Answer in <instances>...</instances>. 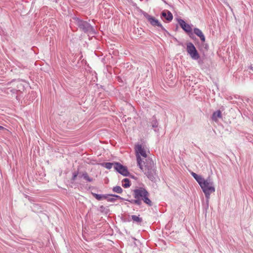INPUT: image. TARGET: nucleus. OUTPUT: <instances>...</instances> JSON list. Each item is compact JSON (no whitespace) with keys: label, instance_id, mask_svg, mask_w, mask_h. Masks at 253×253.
I'll return each mask as SVG.
<instances>
[{"label":"nucleus","instance_id":"f257e3e1","mask_svg":"<svg viewBox=\"0 0 253 253\" xmlns=\"http://www.w3.org/2000/svg\"><path fill=\"white\" fill-rule=\"evenodd\" d=\"M137 163L139 168L144 172L148 179L152 181H155L157 175L156 167L155 166L152 159H146L145 162L143 163L144 165H143L141 157L137 156Z\"/></svg>","mask_w":253,"mask_h":253},{"label":"nucleus","instance_id":"f03ea898","mask_svg":"<svg viewBox=\"0 0 253 253\" xmlns=\"http://www.w3.org/2000/svg\"><path fill=\"white\" fill-rule=\"evenodd\" d=\"M134 199L126 200V201L137 206L141 205L142 201L149 206H152V202L149 198V193L144 187H139L133 190Z\"/></svg>","mask_w":253,"mask_h":253},{"label":"nucleus","instance_id":"7ed1b4c3","mask_svg":"<svg viewBox=\"0 0 253 253\" xmlns=\"http://www.w3.org/2000/svg\"><path fill=\"white\" fill-rule=\"evenodd\" d=\"M200 186L205 195L207 202H208L211 194L215 192L213 182L209 177L206 179L204 178L201 183L200 184Z\"/></svg>","mask_w":253,"mask_h":253},{"label":"nucleus","instance_id":"20e7f679","mask_svg":"<svg viewBox=\"0 0 253 253\" xmlns=\"http://www.w3.org/2000/svg\"><path fill=\"white\" fill-rule=\"evenodd\" d=\"M75 20L76 25L84 33L87 34H94L95 33L93 27L87 22L77 17L75 18Z\"/></svg>","mask_w":253,"mask_h":253},{"label":"nucleus","instance_id":"39448f33","mask_svg":"<svg viewBox=\"0 0 253 253\" xmlns=\"http://www.w3.org/2000/svg\"><path fill=\"white\" fill-rule=\"evenodd\" d=\"M186 50L192 59L197 60L200 58V55L196 47L192 42H189L187 43Z\"/></svg>","mask_w":253,"mask_h":253},{"label":"nucleus","instance_id":"423d86ee","mask_svg":"<svg viewBox=\"0 0 253 253\" xmlns=\"http://www.w3.org/2000/svg\"><path fill=\"white\" fill-rule=\"evenodd\" d=\"M143 15L147 19L148 21L152 26L154 27L157 26L158 27H160L162 31H165V29L162 26L161 23L158 20L156 19L154 17H153L152 16L148 14L146 12H144L143 13Z\"/></svg>","mask_w":253,"mask_h":253},{"label":"nucleus","instance_id":"0eeeda50","mask_svg":"<svg viewBox=\"0 0 253 253\" xmlns=\"http://www.w3.org/2000/svg\"><path fill=\"white\" fill-rule=\"evenodd\" d=\"M115 169L121 174L127 176L129 174L127 169L119 163H115Z\"/></svg>","mask_w":253,"mask_h":253},{"label":"nucleus","instance_id":"6e6552de","mask_svg":"<svg viewBox=\"0 0 253 253\" xmlns=\"http://www.w3.org/2000/svg\"><path fill=\"white\" fill-rule=\"evenodd\" d=\"M178 23L179 24L181 28L187 33L189 35L190 34H192V27L191 26L188 24H187L183 19H178Z\"/></svg>","mask_w":253,"mask_h":253},{"label":"nucleus","instance_id":"1a4fd4ad","mask_svg":"<svg viewBox=\"0 0 253 253\" xmlns=\"http://www.w3.org/2000/svg\"><path fill=\"white\" fill-rule=\"evenodd\" d=\"M135 151L136 153V157H137V156H139L140 157V156H141L145 158L147 157L146 151L142 147L141 145L138 144L135 146Z\"/></svg>","mask_w":253,"mask_h":253},{"label":"nucleus","instance_id":"9d476101","mask_svg":"<svg viewBox=\"0 0 253 253\" xmlns=\"http://www.w3.org/2000/svg\"><path fill=\"white\" fill-rule=\"evenodd\" d=\"M161 16L169 22L171 21L173 19V15L172 13L169 10L163 11L161 13Z\"/></svg>","mask_w":253,"mask_h":253},{"label":"nucleus","instance_id":"9b49d317","mask_svg":"<svg viewBox=\"0 0 253 253\" xmlns=\"http://www.w3.org/2000/svg\"><path fill=\"white\" fill-rule=\"evenodd\" d=\"M194 33L200 38L202 42H205V37L201 30L197 28H195L194 29Z\"/></svg>","mask_w":253,"mask_h":253},{"label":"nucleus","instance_id":"f8f14e48","mask_svg":"<svg viewBox=\"0 0 253 253\" xmlns=\"http://www.w3.org/2000/svg\"><path fill=\"white\" fill-rule=\"evenodd\" d=\"M221 112L220 110H217L213 113L211 119L214 122H217L218 120V118H221Z\"/></svg>","mask_w":253,"mask_h":253},{"label":"nucleus","instance_id":"ddd939ff","mask_svg":"<svg viewBox=\"0 0 253 253\" xmlns=\"http://www.w3.org/2000/svg\"><path fill=\"white\" fill-rule=\"evenodd\" d=\"M80 175H79L80 177H82L87 182H92L93 181V178L90 177L88 176V173L86 171H84L83 172L80 173Z\"/></svg>","mask_w":253,"mask_h":253},{"label":"nucleus","instance_id":"4468645a","mask_svg":"<svg viewBox=\"0 0 253 253\" xmlns=\"http://www.w3.org/2000/svg\"><path fill=\"white\" fill-rule=\"evenodd\" d=\"M191 175L195 179V180L197 181V182L199 183V185L200 183H201L202 181L204 179V178L203 177H202L201 175H199L194 172H192L191 173Z\"/></svg>","mask_w":253,"mask_h":253},{"label":"nucleus","instance_id":"2eb2a0df","mask_svg":"<svg viewBox=\"0 0 253 253\" xmlns=\"http://www.w3.org/2000/svg\"><path fill=\"white\" fill-rule=\"evenodd\" d=\"M92 196L97 200H102L103 199H106L107 198V196L105 195L102 194H98L94 193H91Z\"/></svg>","mask_w":253,"mask_h":253},{"label":"nucleus","instance_id":"dca6fc26","mask_svg":"<svg viewBox=\"0 0 253 253\" xmlns=\"http://www.w3.org/2000/svg\"><path fill=\"white\" fill-rule=\"evenodd\" d=\"M122 186L124 187V188H128L130 187V180H129V179L127 178H124L123 180H122Z\"/></svg>","mask_w":253,"mask_h":253},{"label":"nucleus","instance_id":"f3484780","mask_svg":"<svg viewBox=\"0 0 253 253\" xmlns=\"http://www.w3.org/2000/svg\"><path fill=\"white\" fill-rule=\"evenodd\" d=\"M102 165L108 169H111L113 166H114V168H115V163L107 162L103 163Z\"/></svg>","mask_w":253,"mask_h":253},{"label":"nucleus","instance_id":"a211bd4d","mask_svg":"<svg viewBox=\"0 0 253 253\" xmlns=\"http://www.w3.org/2000/svg\"><path fill=\"white\" fill-rule=\"evenodd\" d=\"M131 219L133 220V221H135L138 223H140L142 221V218L135 215H131Z\"/></svg>","mask_w":253,"mask_h":253},{"label":"nucleus","instance_id":"6ab92c4d","mask_svg":"<svg viewBox=\"0 0 253 253\" xmlns=\"http://www.w3.org/2000/svg\"><path fill=\"white\" fill-rule=\"evenodd\" d=\"M112 190L114 192L121 194L123 192V189L119 186H116L113 188Z\"/></svg>","mask_w":253,"mask_h":253},{"label":"nucleus","instance_id":"aec40b11","mask_svg":"<svg viewBox=\"0 0 253 253\" xmlns=\"http://www.w3.org/2000/svg\"><path fill=\"white\" fill-rule=\"evenodd\" d=\"M151 125L152 126V127L155 128L157 127L158 126V123L155 117H153L152 119V121L151 122Z\"/></svg>","mask_w":253,"mask_h":253},{"label":"nucleus","instance_id":"412c9836","mask_svg":"<svg viewBox=\"0 0 253 253\" xmlns=\"http://www.w3.org/2000/svg\"><path fill=\"white\" fill-rule=\"evenodd\" d=\"M99 211L101 212H105L107 213L108 210L103 206H101L99 208Z\"/></svg>","mask_w":253,"mask_h":253},{"label":"nucleus","instance_id":"4be33fe9","mask_svg":"<svg viewBox=\"0 0 253 253\" xmlns=\"http://www.w3.org/2000/svg\"><path fill=\"white\" fill-rule=\"evenodd\" d=\"M17 89H18L17 90H18L19 91H22V90H23L24 88V85L21 83H19L17 84Z\"/></svg>","mask_w":253,"mask_h":253},{"label":"nucleus","instance_id":"5701e85b","mask_svg":"<svg viewBox=\"0 0 253 253\" xmlns=\"http://www.w3.org/2000/svg\"><path fill=\"white\" fill-rule=\"evenodd\" d=\"M79 174H80V173L78 171L73 172V176L72 177V180L75 181Z\"/></svg>","mask_w":253,"mask_h":253},{"label":"nucleus","instance_id":"b1692460","mask_svg":"<svg viewBox=\"0 0 253 253\" xmlns=\"http://www.w3.org/2000/svg\"><path fill=\"white\" fill-rule=\"evenodd\" d=\"M110 196H112L114 198H116V199H119L120 200H126V199L120 197V196L119 195H115V194H112V195H110Z\"/></svg>","mask_w":253,"mask_h":253},{"label":"nucleus","instance_id":"393cba45","mask_svg":"<svg viewBox=\"0 0 253 253\" xmlns=\"http://www.w3.org/2000/svg\"><path fill=\"white\" fill-rule=\"evenodd\" d=\"M108 202H114L116 201V199L115 198H108L106 199Z\"/></svg>","mask_w":253,"mask_h":253},{"label":"nucleus","instance_id":"a878e982","mask_svg":"<svg viewBox=\"0 0 253 253\" xmlns=\"http://www.w3.org/2000/svg\"><path fill=\"white\" fill-rule=\"evenodd\" d=\"M4 129V127H3L1 126H0V130H2V129Z\"/></svg>","mask_w":253,"mask_h":253},{"label":"nucleus","instance_id":"bb28decb","mask_svg":"<svg viewBox=\"0 0 253 253\" xmlns=\"http://www.w3.org/2000/svg\"><path fill=\"white\" fill-rule=\"evenodd\" d=\"M131 177H132V178H134V176H132Z\"/></svg>","mask_w":253,"mask_h":253}]
</instances>
